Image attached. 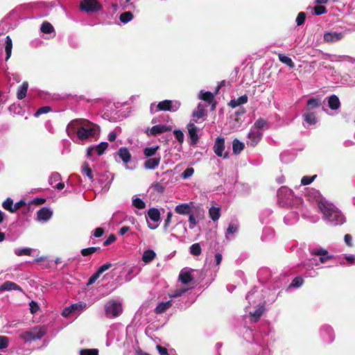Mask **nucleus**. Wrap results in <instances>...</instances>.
Wrapping results in <instances>:
<instances>
[{
	"label": "nucleus",
	"instance_id": "nucleus-64",
	"mask_svg": "<svg viewBox=\"0 0 355 355\" xmlns=\"http://www.w3.org/2000/svg\"><path fill=\"white\" fill-rule=\"evenodd\" d=\"M26 202L24 200H21L19 202H16L15 205L13 204V213L17 211L19 209L25 205Z\"/></svg>",
	"mask_w": 355,
	"mask_h": 355
},
{
	"label": "nucleus",
	"instance_id": "nucleus-14",
	"mask_svg": "<svg viewBox=\"0 0 355 355\" xmlns=\"http://www.w3.org/2000/svg\"><path fill=\"white\" fill-rule=\"evenodd\" d=\"M19 291L24 293L23 289L16 283L7 281L5 282L1 286H0V291Z\"/></svg>",
	"mask_w": 355,
	"mask_h": 355
},
{
	"label": "nucleus",
	"instance_id": "nucleus-62",
	"mask_svg": "<svg viewBox=\"0 0 355 355\" xmlns=\"http://www.w3.org/2000/svg\"><path fill=\"white\" fill-rule=\"evenodd\" d=\"M104 229L103 227H97L93 232V236L96 238L101 237L104 234Z\"/></svg>",
	"mask_w": 355,
	"mask_h": 355
},
{
	"label": "nucleus",
	"instance_id": "nucleus-61",
	"mask_svg": "<svg viewBox=\"0 0 355 355\" xmlns=\"http://www.w3.org/2000/svg\"><path fill=\"white\" fill-rule=\"evenodd\" d=\"M29 305H30V311H31V313H36L40 309L39 305L36 302L31 301L30 302Z\"/></svg>",
	"mask_w": 355,
	"mask_h": 355
},
{
	"label": "nucleus",
	"instance_id": "nucleus-12",
	"mask_svg": "<svg viewBox=\"0 0 355 355\" xmlns=\"http://www.w3.org/2000/svg\"><path fill=\"white\" fill-rule=\"evenodd\" d=\"M160 161L161 157L159 155L153 157H148L144 164V168L148 170H153L159 166Z\"/></svg>",
	"mask_w": 355,
	"mask_h": 355
},
{
	"label": "nucleus",
	"instance_id": "nucleus-18",
	"mask_svg": "<svg viewBox=\"0 0 355 355\" xmlns=\"http://www.w3.org/2000/svg\"><path fill=\"white\" fill-rule=\"evenodd\" d=\"M28 83L26 81H24L19 87V88L17 89V98L19 100H22L26 97L27 91H28Z\"/></svg>",
	"mask_w": 355,
	"mask_h": 355
},
{
	"label": "nucleus",
	"instance_id": "nucleus-16",
	"mask_svg": "<svg viewBox=\"0 0 355 355\" xmlns=\"http://www.w3.org/2000/svg\"><path fill=\"white\" fill-rule=\"evenodd\" d=\"M343 36L342 33H327L324 35V40L327 42H334L340 40Z\"/></svg>",
	"mask_w": 355,
	"mask_h": 355
},
{
	"label": "nucleus",
	"instance_id": "nucleus-6",
	"mask_svg": "<svg viewBox=\"0 0 355 355\" xmlns=\"http://www.w3.org/2000/svg\"><path fill=\"white\" fill-rule=\"evenodd\" d=\"M214 152L215 154L220 157L226 159L228 157V153L224 152L225 150V139L223 137H218L215 140L214 145L213 147Z\"/></svg>",
	"mask_w": 355,
	"mask_h": 355
},
{
	"label": "nucleus",
	"instance_id": "nucleus-10",
	"mask_svg": "<svg viewBox=\"0 0 355 355\" xmlns=\"http://www.w3.org/2000/svg\"><path fill=\"white\" fill-rule=\"evenodd\" d=\"M311 254L315 256H319V260L320 263H324L327 261L331 260L334 258L333 255L329 254L326 249L320 248L315 249L311 251Z\"/></svg>",
	"mask_w": 355,
	"mask_h": 355
},
{
	"label": "nucleus",
	"instance_id": "nucleus-11",
	"mask_svg": "<svg viewBox=\"0 0 355 355\" xmlns=\"http://www.w3.org/2000/svg\"><path fill=\"white\" fill-rule=\"evenodd\" d=\"M83 119H76L68 123L66 131L69 137H72L74 134L77 135V130L80 127Z\"/></svg>",
	"mask_w": 355,
	"mask_h": 355
},
{
	"label": "nucleus",
	"instance_id": "nucleus-22",
	"mask_svg": "<svg viewBox=\"0 0 355 355\" xmlns=\"http://www.w3.org/2000/svg\"><path fill=\"white\" fill-rule=\"evenodd\" d=\"M172 306V302L171 300L165 302H160L157 304L155 309V312L157 314H161L164 313L167 309H168L170 307Z\"/></svg>",
	"mask_w": 355,
	"mask_h": 355
},
{
	"label": "nucleus",
	"instance_id": "nucleus-39",
	"mask_svg": "<svg viewBox=\"0 0 355 355\" xmlns=\"http://www.w3.org/2000/svg\"><path fill=\"white\" fill-rule=\"evenodd\" d=\"M108 147V143L107 142H101L98 145L95 146V150L98 155H102L105 150Z\"/></svg>",
	"mask_w": 355,
	"mask_h": 355
},
{
	"label": "nucleus",
	"instance_id": "nucleus-35",
	"mask_svg": "<svg viewBox=\"0 0 355 355\" xmlns=\"http://www.w3.org/2000/svg\"><path fill=\"white\" fill-rule=\"evenodd\" d=\"M200 98L207 103H211L214 100V94L210 92H201Z\"/></svg>",
	"mask_w": 355,
	"mask_h": 355
},
{
	"label": "nucleus",
	"instance_id": "nucleus-46",
	"mask_svg": "<svg viewBox=\"0 0 355 355\" xmlns=\"http://www.w3.org/2000/svg\"><path fill=\"white\" fill-rule=\"evenodd\" d=\"M80 355H98L97 349H83L80 352Z\"/></svg>",
	"mask_w": 355,
	"mask_h": 355
},
{
	"label": "nucleus",
	"instance_id": "nucleus-45",
	"mask_svg": "<svg viewBox=\"0 0 355 355\" xmlns=\"http://www.w3.org/2000/svg\"><path fill=\"white\" fill-rule=\"evenodd\" d=\"M32 253V249L31 248H23V249H18L15 250V254L20 257V256H31Z\"/></svg>",
	"mask_w": 355,
	"mask_h": 355
},
{
	"label": "nucleus",
	"instance_id": "nucleus-15",
	"mask_svg": "<svg viewBox=\"0 0 355 355\" xmlns=\"http://www.w3.org/2000/svg\"><path fill=\"white\" fill-rule=\"evenodd\" d=\"M248 138L250 139V144L252 146H255L261 140L262 137V133L259 131H253L251 130L248 133Z\"/></svg>",
	"mask_w": 355,
	"mask_h": 355
},
{
	"label": "nucleus",
	"instance_id": "nucleus-47",
	"mask_svg": "<svg viewBox=\"0 0 355 355\" xmlns=\"http://www.w3.org/2000/svg\"><path fill=\"white\" fill-rule=\"evenodd\" d=\"M303 283H304V279L301 277H296L292 280L290 286L298 288L300 286H302L303 284Z\"/></svg>",
	"mask_w": 355,
	"mask_h": 355
},
{
	"label": "nucleus",
	"instance_id": "nucleus-43",
	"mask_svg": "<svg viewBox=\"0 0 355 355\" xmlns=\"http://www.w3.org/2000/svg\"><path fill=\"white\" fill-rule=\"evenodd\" d=\"M3 207L12 213H13V200L8 198L2 204Z\"/></svg>",
	"mask_w": 355,
	"mask_h": 355
},
{
	"label": "nucleus",
	"instance_id": "nucleus-56",
	"mask_svg": "<svg viewBox=\"0 0 355 355\" xmlns=\"http://www.w3.org/2000/svg\"><path fill=\"white\" fill-rule=\"evenodd\" d=\"M172 216H173L172 212L168 211L167 213V216H166V218L165 219L164 223V230L165 231L168 229V226L171 224V219H172Z\"/></svg>",
	"mask_w": 355,
	"mask_h": 355
},
{
	"label": "nucleus",
	"instance_id": "nucleus-63",
	"mask_svg": "<svg viewBox=\"0 0 355 355\" xmlns=\"http://www.w3.org/2000/svg\"><path fill=\"white\" fill-rule=\"evenodd\" d=\"M156 349L160 355H169L168 350L166 347H164L159 345L156 346Z\"/></svg>",
	"mask_w": 355,
	"mask_h": 355
},
{
	"label": "nucleus",
	"instance_id": "nucleus-23",
	"mask_svg": "<svg viewBox=\"0 0 355 355\" xmlns=\"http://www.w3.org/2000/svg\"><path fill=\"white\" fill-rule=\"evenodd\" d=\"M245 145L238 139H234L232 141V150L234 154L238 155L244 149Z\"/></svg>",
	"mask_w": 355,
	"mask_h": 355
},
{
	"label": "nucleus",
	"instance_id": "nucleus-17",
	"mask_svg": "<svg viewBox=\"0 0 355 355\" xmlns=\"http://www.w3.org/2000/svg\"><path fill=\"white\" fill-rule=\"evenodd\" d=\"M117 153L125 164H128L131 160V154L127 148H120Z\"/></svg>",
	"mask_w": 355,
	"mask_h": 355
},
{
	"label": "nucleus",
	"instance_id": "nucleus-33",
	"mask_svg": "<svg viewBox=\"0 0 355 355\" xmlns=\"http://www.w3.org/2000/svg\"><path fill=\"white\" fill-rule=\"evenodd\" d=\"M278 58H279V60L280 62H282V63L286 64L290 68H294L295 67V64H294V62H293V60H291V58H289V57H288L286 55H284L283 54H281V53H279L278 55Z\"/></svg>",
	"mask_w": 355,
	"mask_h": 355
},
{
	"label": "nucleus",
	"instance_id": "nucleus-51",
	"mask_svg": "<svg viewBox=\"0 0 355 355\" xmlns=\"http://www.w3.org/2000/svg\"><path fill=\"white\" fill-rule=\"evenodd\" d=\"M51 111V107L50 106L41 107L35 113V116L37 117L42 114L48 113Z\"/></svg>",
	"mask_w": 355,
	"mask_h": 355
},
{
	"label": "nucleus",
	"instance_id": "nucleus-28",
	"mask_svg": "<svg viewBox=\"0 0 355 355\" xmlns=\"http://www.w3.org/2000/svg\"><path fill=\"white\" fill-rule=\"evenodd\" d=\"M148 216L154 222H157L160 220V212L158 209L150 208L148 211Z\"/></svg>",
	"mask_w": 355,
	"mask_h": 355
},
{
	"label": "nucleus",
	"instance_id": "nucleus-31",
	"mask_svg": "<svg viewBox=\"0 0 355 355\" xmlns=\"http://www.w3.org/2000/svg\"><path fill=\"white\" fill-rule=\"evenodd\" d=\"M180 281L184 284H188L193 280V277L189 272H181L179 275Z\"/></svg>",
	"mask_w": 355,
	"mask_h": 355
},
{
	"label": "nucleus",
	"instance_id": "nucleus-32",
	"mask_svg": "<svg viewBox=\"0 0 355 355\" xmlns=\"http://www.w3.org/2000/svg\"><path fill=\"white\" fill-rule=\"evenodd\" d=\"M209 216L214 221H216L220 216V209L219 207H211L209 210Z\"/></svg>",
	"mask_w": 355,
	"mask_h": 355
},
{
	"label": "nucleus",
	"instance_id": "nucleus-59",
	"mask_svg": "<svg viewBox=\"0 0 355 355\" xmlns=\"http://www.w3.org/2000/svg\"><path fill=\"white\" fill-rule=\"evenodd\" d=\"M100 274L96 271L95 273H94L89 279L87 286H90L93 284L100 277Z\"/></svg>",
	"mask_w": 355,
	"mask_h": 355
},
{
	"label": "nucleus",
	"instance_id": "nucleus-24",
	"mask_svg": "<svg viewBox=\"0 0 355 355\" xmlns=\"http://www.w3.org/2000/svg\"><path fill=\"white\" fill-rule=\"evenodd\" d=\"M12 49V41L11 37L9 35H8L6 37V42H5V51H6V61H7L11 56Z\"/></svg>",
	"mask_w": 355,
	"mask_h": 355
},
{
	"label": "nucleus",
	"instance_id": "nucleus-37",
	"mask_svg": "<svg viewBox=\"0 0 355 355\" xmlns=\"http://www.w3.org/2000/svg\"><path fill=\"white\" fill-rule=\"evenodd\" d=\"M133 18V15L130 11H127L120 15L119 19L122 23L126 24L130 21Z\"/></svg>",
	"mask_w": 355,
	"mask_h": 355
},
{
	"label": "nucleus",
	"instance_id": "nucleus-29",
	"mask_svg": "<svg viewBox=\"0 0 355 355\" xmlns=\"http://www.w3.org/2000/svg\"><path fill=\"white\" fill-rule=\"evenodd\" d=\"M159 149V146L154 147H147L144 149V155L146 157H152L157 156L156 153Z\"/></svg>",
	"mask_w": 355,
	"mask_h": 355
},
{
	"label": "nucleus",
	"instance_id": "nucleus-48",
	"mask_svg": "<svg viewBox=\"0 0 355 355\" xmlns=\"http://www.w3.org/2000/svg\"><path fill=\"white\" fill-rule=\"evenodd\" d=\"M317 178L316 175H314L313 176H304L301 179V184L302 185H308L310 184L312 182L314 181V180Z\"/></svg>",
	"mask_w": 355,
	"mask_h": 355
},
{
	"label": "nucleus",
	"instance_id": "nucleus-38",
	"mask_svg": "<svg viewBox=\"0 0 355 355\" xmlns=\"http://www.w3.org/2000/svg\"><path fill=\"white\" fill-rule=\"evenodd\" d=\"M40 30L42 33L49 34L51 33L53 31V26L52 24L48 21H44L40 28Z\"/></svg>",
	"mask_w": 355,
	"mask_h": 355
},
{
	"label": "nucleus",
	"instance_id": "nucleus-20",
	"mask_svg": "<svg viewBox=\"0 0 355 355\" xmlns=\"http://www.w3.org/2000/svg\"><path fill=\"white\" fill-rule=\"evenodd\" d=\"M248 96L246 94H244L236 99L231 100L229 103V105L231 107L234 108L239 105L246 103L248 102Z\"/></svg>",
	"mask_w": 355,
	"mask_h": 355
},
{
	"label": "nucleus",
	"instance_id": "nucleus-26",
	"mask_svg": "<svg viewBox=\"0 0 355 355\" xmlns=\"http://www.w3.org/2000/svg\"><path fill=\"white\" fill-rule=\"evenodd\" d=\"M264 310V306H261L254 312L250 313V317L251 318V320L255 322H257L263 315Z\"/></svg>",
	"mask_w": 355,
	"mask_h": 355
},
{
	"label": "nucleus",
	"instance_id": "nucleus-27",
	"mask_svg": "<svg viewBox=\"0 0 355 355\" xmlns=\"http://www.w3.org/2000/svg\"><path fill=\"white\" fill-rule=\"evenodd\" d=\"M156 257L155 252L153 250H147L144 251L142 256V261L144 263L151 262Z\"/></svg>",
	"mask_w": 355,
	"mask_h": 355
},
{
	"label": "nucleus",
	"instance_id": "nucleus-34",
	"mask_svg": "<svg viewBox=\"0 0 355 355\" xmlns=\"http://www.w3.org/2000/svg\"><path fill=\"white\" fill-rule=\"evenodd\" d=\"M101 250L99 247H89L81 250L80 253L83 257H87Z\"/></svg>",
	"mask_w": 355,
	"mask_h": 355
},
{
	"label": "nucleus",
	"instance_id": "nucleus-19",
	"mask_svg": "<svg viewBox=\"0 0 355 355\" xmlns=\"http://www.w3.org/2000/svg\"><path fill=\"white\" fill-rule=\"evenodd\" d=\"M328 105L330 109L338 110L340 106V102L338 97L336 95H331L328 99Z\"/></svg>",
	"mask_w": 355,
	"mask_h": 355
},
{
	"label": "nucleus",
	"instance_id": "nucleus-25",
	"mask_svg": "<svg viewBox=\"0 0 355 355\" xmlns=\"http://www.w3.org/2000/svg\"><path fill=\"white\" fill-rule=\"evenodd\" d=\"M322 103L319 98H311L308 100L306 103V110L310 111L314 108L319 107Z\"/></svg>",
	"mask_w": 355,
	"mask_h": 355
},
{
	"label": "nucleus",
	"instance_id": "nucleus-2",
	"mask_svg": "<svg viewBox=\"0 0 355 355\" xmlns=\"http://www.w3.org/2000/svg\"><path fill=\"white\" fill-rule=\"evenodd\" d=\"M321 210L324 217L335 225H341L345 220L343 214L336 209L324 206Z\"/></svg>",
	"mask_w": 355,
	"mask_h": 355
},
{
	"label": "nucleus",
	"instance_id": "nucleus-8",
	"mask_svg": "<svg viewBox=\"0 0 355 355\" xmlns=\"http://www.w3.org/2000/svg\"><path fill=\"white\" fill-rule=\"evenodd\" d=\"M172 130L171 126L166 125H156L153 126L151 128H147L145 133L148 135L156 136L159 134H162L166 132H169Z\"/></svg>",
	"mask_w": 355,
	"mask_h": 355
},
{
	"label": "nucleus",
	"instance_id": "nucleus-50",
	"mask_svg": "<svg viewBox=\"0 0 355 355\" xmlns=\"http://www.w3.org/2000/svg\"><path fill=\"white\" fill-rule=\"evenodd\" d=\"M61 180V175L58 173H53L49 178V184L53 186V184Z\"/></svg>",
	"mask_w": 355,
	"mask_h": 355
},
{
	"label": "nucleus",
	"instance_id": "nucleus-36",
	"mask_svg": "<svg viewBox=\"0 0 355 355\" xmlns=\"http://www.w3.org/2000/svg\"><path fill=\"white\" fill-rule=\"evenodd\" d=\"M303 118L304 121L310 125H314L317 121L316 117L313 112H308L303 114Z\"/></svg>",
	"mask_w": 355,
	"mask_h": 355
},
{
	"label": "nucleus",
	"instance_id": "nucleus-52",
	"mask_svg": "<svg viewBox=\"0 0 355 355\" xmlns=\"http://www.w3.org/2000/svg\"><path fill=\"white\" fill-rule=\"evenodd\" d=\"M194 173L193 168L189 167L184 171V172L181 174V178L183 179L189 178Z\"/></svg>",
	"mask_w": 355,
	"mask_h": 355
},
{
	"label": "nucleus",
	"instance_id": "nucleus-13",
	"mask_svg": "<svg viewBox=\"0 0 355 355\" xmlns=\"http://www.w3.org/2000/svg\"><path fill=\"white\" fill-rule=\"evenodd\" d=\"M52 211L48 207H42L37 212V218L38 220L46 221L52 216Z\"/></svg>",
	"mask_w": 355,
	"mask_h": 355
},
{
	"label": "nucleus",
	"instance_id": "nucleus-41",
	"mask_svg": "<svg viewBox=\"0 0 355 355\" xmlns=\"http://www.w3.org/2000/svg\"><path fill=\"white\" fill-rule=\"evenodd\" d=\"M190 253L194 256H199L201 254V247L199 243H193L190 247Z\"/></svg>",
	"mask_w": 355,
	"mask_h": 355
},
{
	"label": "nucleus",
	"instance_id": "nucleus-9",
	"mask_svg": "<svg viewBox=\"0 0 355 355\" xmlns=\"http://www.w3.org/2000/svg\"><path fill=\"white\" fill-rule=\"evenodd\" d=\"M187 130L189 137L190 139V145L195 146L197 144L199 137L198 135V128L193 123H189L187 125Z\"/></svg>",
	"mask_w": 355,
	"mask_h": 355
},
{
	"label": "nucleus",
	"instance_id": "nucleus-44",
	"mask_svg": "<svg viewBox=\"0 0 355 355\" xmlns=\"http://www.w3.org/2000/svg\"><path fill=\"white\" fill-rule=\"evenodd\" d=\"M132 205L134 207L139 209H142L146 207L145 202L141 198H136L133 200Z\"/></svg>",
	"mask_w": 355,
	"mask_h": 355
},
{
	"label": "nucleus",
	"instance_id": "nucleus-53",
	"mask_svg": "<svg viewBox=\"0 0 355 355\" xmlns=\"http://www.w3.org/2000/svg\"><path fill=\"white\" fill-rule=\"evenodd\" d=\"M306 20V14L304 12H300L298 13L296 18V23L297 26L302 25Z\"/></svg>",
	"mask_w": 355,
	"mask_h": 355
},
{
	"label": "nucleus",
	"instance_id": "nucleus-1",
	"mask_svg": "<svg viewBox=\"0 0 355 355\" xmlns=\"http://www.w3.org/2000/svg\"><path fill=\"white\" fill-rule=\"evenodd\" d=\"M99 127L90 121L83 119L80 127L77 130V137L80 140H85L94 137Z\"/></svg>",
	"mask_w": 355,
	"mask_h": 355
},
{
	"label": "nucleus",
	"instance_id": "nucleus-30",
	"mask_svg": "<svg viewBox=\"0 0 355 355\" xmlns=\"http://www.w3.org/2000/svg\"><path fill=\"white\" fill-rule=\"evenodd\" d=\"M81 173L82 174L87 175L90 180H93L94 176L92 174V171L87 162L83 163L81 168Z\"/></svg>",
	"mask_w": 355,
	"mask_h": 355
},
{
	"label": "nucleus",
	"instance_id": "nucleus-55",
	"mask_svg": "<svg viewBox=\"0 0 355 355\" xmlns=\"http://www.w3.org/2000/svg\"><path fill=\"white\" fill-rule=\"evenodd\" d=\"M9 339L4 336H0V349L6 348L8 346Z\"/></svg>",
	"mask_w": 355,
	"mask_h": 355
},
{
	"label": "nucleus",
	"instance_id": "nucleus-21",
	"mask_svg": "<svg viewBox=\"0 0 355 355\" xmlns=\"http://www.w3.org/2000/svg\"><path fill=\"white\" fill-rule=\"evenodd\" d=\"M191 209L189 204L182 203L178 205L175 208V211L179 214L187 215L190 214Z\"/></svg>",
	"mask_w": 355,
	"mask_h": 355
},
{
	"label": "nucleus",
	"instance_id": "nucleus-5",
	"mask_svg": "<svg viewBox=\"0 0 355 355\" xmlns=\"http://www.w3.org/2000/svg\"><path fill=\"white\" fill-rule=\"evenodd\" d=\"M80 8L87 12H95L101 9V5L96 0H82Z\"/></svg>",
	"mask_w": 355,
	"mask_h": 355
},
{
	"label": "nucleus",
	"instance_id": "nucleus-42",
	"mask_svg": "<svg viewBox=\"0 0 355 355\" xmlns=\"http://www.w3.org/2000/svg\"><path fill=\"white\" fill-rule=\"evenodd\" d=\"M267 121L263 118H259L254 123L253 128L263 129L267 126Z\"/></svg>",
	"mask_w": 355,
	"mask_h": 355
},
{
	"label": "nucleus",
	"instance_id": "nucleus-4",
	"mask_svg": "<svg viewBox=\"0 0 355 355\" xmlns=\"http://www.w3.org/2000/svg\"><path fill=\"white\" fill-rule=\"evenodd\" d=\"M122 306L116 302H109L105 306V312L107 317L116 318L122 313Z\"/></svg>",
	"mask_w": 355,
	"mask_h": 355
},
{
	"label": "nucleus",
	"instance_id": "nucleus-57",
	"mask_svg": "<svg viewBox=\"0 0 355 355\" xmlns=\"http://www.w3.org/2000/svg\"><path fill=\"white\" fill-rule=\"evenodd\" d=\"M153 187L157 192L162 193L164 191V187L159 182H155L153 184Z\"/></svg>",
	"mask_w": 355,
	"mask_h": 355
},
{
	"label": "nucleus",
	"instance_id": "nucleus-49",
	"mask_svg": "<svg viewBox=\"0 0 355 355\" xmlns=\"http://www.w3.org/2000/svg\"><path fill=\"white\" fill-rule=\"evenodd\" d=\"M327 10L326 7L322 5H318L314 7V14L315 15H321L327 13Z\"/></svg>",
	"mask_w": 355,
	"mask_h": 355
},
{
	"label": "nucleus",
	"instance_id": "nucleus-54",
	"mask_svg": "<svg viewBox=\"0 0 355 355\" xmlns=\"http://www.w3.org/2000/svg\"><path fill=\"white\" fill-rule=\"evenodd\" d=\"M173 134L176 138V139L180 143H183L184 141V133L180 130H175L173 131Z\"/></svg>",
	"mask_w": 355,
	"mask_h": 355
},
{
	"label": "nucleus",
	"instance_id": "nucleus-3",
	"mask_svg": "<svg viewBox=\"0 0 355 355\" xmlns=\"http://www.w3.org/2000/svg\"><path fill=\"white\" fill-rule=\"evenodd\" d=\"M46 334L44 327H35L30 331H26L22 333L19 337L24 342H31L32 340H36L41 339Z\"/></svg>",
	"mask_w": 355,
	"mask_h": 355
},
{
	"label": "nucleus",
	"instance_id": "nucleus-7",
	"mask_svg": "<svg viewBox=\"0 0 355 355\" xmlns=\"http://www.w3.org/2000/svg\"><path fill=\"white\" fill-rule=\"evenodd\" d=\"M180 106V103H175L173 104V101L171 100H164L160 101L157 105L156 111H170V112H176Z\"/></svg>",
	"mask_w": 355,
	"mask_h": 355
},
{
	"label": "nucleus",
	"instance_id": "nucleus-60",
	"mask_svg": "<svg viewBox=\"0 0 355 355\" xmlns=\"http://www.w3.org/2000/svg\"><path fill=\"white\" fill-rule=\"evenodd\" d=\"M112 267L111 263H106L101 266L99 267V268L97 270V272L101 275L105 271L109 270Z\"/></svg>",
	"mask_w": 355,
	"mask_h": 355
},
{
	"label": "nucleus",
	"instance_id": "nucleus-40",
	"mask_svg": "<svg viewBox=\"0 0 355 355\" xmlns=\"http://www.w3.org/2000/svg\"><path fill=\"white\" fill-rule=\"evenodd\" d=\"M205 115V110L204 107L199 104L198 105L197 110L193 112V116L197 117L198 119H200Z\"/></svg>",
	"mask_w": 355,
	"mask_h": 355
},
{
	"label": "nucleus",
	"instance_id": "nucleus-58",
	"mask_svg": "<svg viewBox=\"0 0 355 355\" xmlns=\"http://www.w3.org/2000/svg\"><path fill=\"white\" fill-rule=\"evenodd\" d=\"M116 236L114 234H111L109 235L107 239L103 242V245L107 246V245L112 244V243H114L116 241Z\"/></svg>",
	"mask_w": 355,
	"mask_h": 355
}]
</instances>
